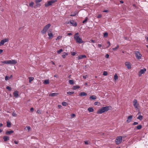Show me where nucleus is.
<instances>
[{"label": "nucleus", "instance_id": "49", "mask_svg": "<svg viewBox=\"0 0 148 148\" xmlns=\"http://www.w3.org/2000/svg\"><path fill=\"white\" fill-rule=\"evenodd\" d=\"M42 1V0H36L35 2L36 3H39Z\"/></svg>", "mask_w": 148, "mask_h": 148}, {"label": "nucleus", "instance_id": "36", "mask_svg": "<svg viewBox=\"0 0 148 148\" xmlns=\"http://www.w3.org/2000/svg\"><path fill=\"white\" fill-rule=\"evenodd\" d=\"M17 114H16L15 112V111H14V112H13V113L12 114V115L13 116H16Z\"/></svg>", "mask_w": 148, "mask_h": 148}, {"label": "nucleus", "instance_id": "29", "mask_svg": "<svg viewBox=\"0 0 148 148\" xmlns=\"http://www.w3.org/2000/svg\"><path fill=\"white\" fill-rule=\"evenodd\" d=\"M34 79V78L32 77H30L29 78V82H31Z\"/></svg>", "mask_w": 148, "mask_h": 148}, {"label": "nucleus", "instance_id": "53", "mask_svg": "<svg viewBox=\"0 0 148 148\" xmlns=\"http://www.w3.org/2000/svg\"><path fill=\"white\" fill-rule=\"evenodd\" d=\"M14 143L16 144H17L18 143V142L16 140L14 141Z\"/></svg>", "mask_w": 148, "mask_h": 148}, {"label": "nucleus", "instance_id": "58", "mask_svg": "<svg viewBox=\"0 0 148 148\" xmlns=\"http://www.w3.org/2000/svg\"><path fill=\"white\" fill-rule=\"evenodd\" d=\"M86 75H84L83 76V78L84 79H86Z\"/></svg>", "mask_w": 148, "mask_h": 148}, {"label": "nucleus", "instance_id": "17", "mask_svg": "<svg viewBox=\"0 0 148 148\" xmlns=\"http://www.w3.org/2000/svg\"><path fill=\"white\" fill-rule=\"evenodd\" d=\"M58 93H50L49 96L51 97H54L57 96L58 95Z\"/></svg>", "mask_w": 148, "mask_h": 148}, {"label": "nucleus", "instance_id": "43", "mask_svg": "<svg viewBox=\"0 0 148 148\" xmlns=\"http://www.w3.org/2000/svg\"><path fill=\"white\" fill-rule=\"evenodd\" d=\"M108 73L106 71H104L103 73V75L105 76H106L107 75Z\"/></svg>", "mask_w": 148, "mask_h": 148}, {"label": "nucleus", "instance_id": "1", "mask_svg": "<svg viewBox=\"0 0 148 148\" xmlns=\"http://www.w3.org/2000/svg\"><path fill=\"white\" fill-rule=\"evenodd\" d=\"M111 108L112 107L110 106L103 107L98 110L97 113L99 114H102L105 112L111 110Z\"/></svg>", "mask_w": 148, "mask_h": 148}, {"label": "nucleus", "instance_id": "38", "mask_svg": "<svg viewBox=\"0 0 148 148\" xmlns=\"http://www.w3.org/2000/svg\"><path fill=\"white\" fill-rule=\"evenodd\" d=\"M88 19V18L87 17H86L85 18V20L84 21H83L82 23H85L87 21Z\"/></svg>", "mask_w": 148, "mask_h": 148}, {"label": "nucleus", "instance_id": "33", "mask_svg": "<svg viewBox=\"0 0 148 148\" xmlns=\"http://www.w3.org/2000/svg\"><path fill=\"white\" fill-rule=\"evenodd\" d=\"M34 4V3L33 1L31 2L29 4V6L31 8H32L33 7V5Z\"/></svg>", "mask_w": 148, "mask_h": 148}, {"label": "nucleus", "instance_id": "30", "mask_svg": "<svg viewBox=\"0 0 148 148\" xmlns=\"http://www.w3.org/2000/svg\"><path fill=\"white\" fill-rule=\"evenodd\" d=\"M119 48V46L118 45H117L114 48H113L112 49L113 51H115L116 50L118 49Z\"/></svg>", "mask_w": 148, "mask_h": 148}, {"label": "nucleus", "instance_id": "48", "mask_svg": "<svg viewBox=\"0 0 148 148\" xmlns=\"http://www.w3.org/2000/svg\"><path fill=\"white\" fill-rule=\"evenodd\" d=\"M138 123L137 122H134L133 123H132V125H134L138 124Z\"/></svg>", "mask_w": 148, "mask_h": 148}, {"label": "nucleus", "instance_id": "8", "mask_svg": "<svg viewBox=\"0 0 148 148\" xmlns=\"http://www.w3.org/2000/svg\"><path fill=\"white\" fill-rule=\"evenodd\" d=\"M133 105L136 109H138L139 107V105L138 103L137 100L134 99L133 101Z\"/></svg>", "mask_w": 148, "mask_h": 148}, {"label": "nucleus", "instance_id": "47", "mask_svg": "<svg viewBox=\"0 0 148 148\" xmlns=\"http://www.w3.org/2000/svg\"><path fill=\"white\" fill-rule=\"evenodd\" d=\"M25 129L26 130H29L30 129V127L29 126H26Z\"/></svg>", "mask_w": 148, "mask_h": 148}, {"label": "nucleus", "instance_id": "28", "mask_svg": "<svg viewBox=\"0 0 148 148\" xmlns=\"http://www.w3.org/2000/svg\"><path fill=\"white\" fill-rule=\"evenodd\" d=\"M143 116H142L140 115L139 116L137 117V119L140 120H141L143 119Z\"/></svg>", "mask_w": 148, "mask_h": 148}, {"label": "nucleus", "instance_id": "44", "mask_svg": "<svg viewBox=\"0 0 148 148\" xmlns=\"http://www.w3.org/2000/svg\"><path fill=\"white\" fill-rule=\"evenodd\" d=\"M76 53L75 52H71V55L73 56H75L76 54Z\"/></svg>", "mask_w": 148, "mask_h": 148}, {"label": "nucleus", "instance_id": "6", "mask_svg": "<svg viewBox=\"0 0 148 148\" xmlns=\"http://www.w3.org/2000/svg\"><path fill=\"white\" fill-rule=\"evenodd\" d=\"M122 140V137L119 136L117 137L115 140V142L116 145L120 144Z\"/></svg>", "mask_w": 148, "mask_h": 148}, {"label": "nucleus", "instance_id": "23", "mask_svg": "<svg viewBox=\"0 0 148 148\" xmlns=\"http://www.w3.org/2000/svg\"><path fill=\"white\" fill-rule=\"evenodd\" d=\"M118 78V77L117 73H115L114 76V79L116 81Z\"/></svg>", "mask_w": 148, "mask_h": 148}, {"label": "nucleus", "instance_id": "63", "mask_svg": "<svg viewBox=\"0 0 148 148\" xmlns=\"http://www.w3.org/2000/svg\"><path fill=\"white\" fill-rule=\"evenodd\" d=\"M58 106L59 107V108H61V107H62L60 105H58Z\"/></svg>", "mask_w": 148, "mask_h": 148}, {"label": "nucleus", "instance_id": "10", "mask_svg": "<svg viewBox=\"0 0 148 148\" xmlns=\"http://www.w3.org/2000/svg\"><path fill=\"white\" fill-rule=\"evenodd\" d=\"M125 64L127 69H130L132 68V64L130 62H126Z\"/></svg>", "mask_w": 148, "mask_h": 148}, {"label": "nucleus", "instance_id": "16", "mask_svg": "<svg viewBox=\"0 0 148 148\" xmlns=\"http://www.w3.org/2000/svg\"><path fill=\"white\" fill-rule=\"evenodd\" d=\"M3 138L5 141H6L9 140V137L8 136H3Z\"/></svg>", "mask_w": 148, "mask_h": 148}, {"label": "nucleus", "instance_id": "55", "mask_svg": "<svg viewBox=\"0 0 148 148\" xmlns=\"http://www.w3.org/2000/svg\"><path fill=\"white\" fill-rule=\"evenodd\" d=\"M91 42H93V43H95V40H93L92 39L91 40Z\"/></svg>", "mask_w": 148, "mask_h": 148}, {"label": "nucleus", "instance_id": "64", "mask_svg": "<svg viewBox=\"0 0 148 148\" xmlns=\"http://www.w3.org/2000/svg\"><path fill=\"white\" fill-rule=\"evenodd\" d=\"M98 102H95L94 103V104L95 105H97L98 103Z\"/></svg>", "mask_w": 148, "mask_h": 148}, {"label": "nucleus", "instance_id": "21", "mask_svg": "<svg viewBox=\"0 0 148 148\" xmlns=\"http://www.w3.org/2000/svg\"><path fill=\"white\" fill-rule=\"evenodd\" d=\"M88 110L89 112H92L94 111V110L92 107H89L88 108Z\"/></svg>", "mask_w": 148, "mask_h": 148}, {"label": "nucleus", "instance_id": "32", "mask_svg": "<svg viewBox=\"0 0 148 148\" xmlns=\"http://www.w3.org/2000/svg\"><path fill=\"white\" fill-rule=\"evenodd\" d=\"M44 83L45 84H48L49 83V81L48 79L45 80L44 81Z\"/></svg>", "mask_w": 148, "mask_h": 148}, {"label": "nucleus", "instance_id": "50", "mask_svg": "<svg viewBox=\"0 0 148 148\" xmlns=\"http://www.w3.org/2000/svg\"><path fill=\"white\" fill-rule=\"evenodd\" d=\"M109 55L108 54H107L105 55V57L106 58H109Z\"/></svg>", "mask_w": 148, "mask_h": 148}, {"label": "nucleus", "instance_id": "31", "mask_svg": "<svg viewBox=\"0 0 148 148\" xmlns=\"http://www.w3.org/2000/svg\"><path fill=\"white\" fill-rule=\"evenodd\" d=\"M67 93L69 95H73L74 93V92L73 91H69L67 92Z\"/></svg>", "mask_w": 148, "mask_h": 148}, {"label": "nucleus", "instance_id": "15", "mask_svg": "<svg viewBox=\"0 0 148 148\" xmlns=\"http://www.w3.org/2000/svg\"><path fill=\"white\" fill-rule=\"evenodd\" d=\"M146 71V69L145 68H144L142 69H141L140 71L139 72V73L140 74H142L144 73Z\"/></svg>", "mask_w": 148, "mask_h": 148}, {"label": "nucleus", "instance_id": "14", "mask_svg": "<svg viewBox=\"0 0 148 148\" xmlns=\"http://www.w3.org/2000/svg\"><path fill=\"white\" fill-rule=\"evenodd\" d=\"M86 56L85 55H80L78 57V59H81L84 58H86Z\"/></svg>", "mask_w": 148, "mask_h": 148}, {"label": "nucleus", "instance_id": "61", "mask_svg": "<svg viewBox=\"0 0 148 148\" xmlns=\"http://www.w3.org/2000/svg\"><path fill=\"white\" fill-rule=\"evenodd\" d=\"M67 34L69 35L70 36V35H71L72 34L71 33H68Z\"/></svg>", "mask_w": 148, "mask_h": 148}, {"label": "nucleus", "instance_id": "20", "mask_svg": "<svg viewBox=\"0 0 148 148\" xmlns=\"http://www.w3.org/2000/svg\"><path fill=\"white\" fill-rule=\"evenodd\" d=\"M14 132L13 130H10V131H7L5 132V133L6 134H10L12 133H13Z\"/></svg>", "mask_w": 148, "mask_h": 148}, {"label": "nucleus", "instance_id": "51", "mask_svg": "<svg viewBox=\"0 0 148 148\" xmlns=\"http://www.w3.org/2000/svg\"><path fill=\"white\" fill-rule=\"evenodd\" d=\"M103 12H109V10H103Z\"/></svg>", "mask_w": 148, "mask_h": 148}, {"label": "nucleus", "instance_id": "59", "mask_svg": "<svg viewBox=\"0 0 148 148\" xmlns=\"http://www.w3.org/2000/svg\"><path fill=\"white\" fill-rule=\"evenodd\" d=\"M3 52V50L1 49H0V54L2 53Z\"/></svg>", "mask_w": 148, "mask_h": 148}, {"label": "nucleus", "instance_id": "18", "mask_svg": "<svg viewBox=\"0 0 148 148\" xmlns=\"http://www.w3.org/2000/svg\"><path fill=\"white\" fill-rule=\"evenodd\" d=\"M97 98V97L95 95H91L90 97V99H91L92 100H94L96 99Z\"/></svg>", "mask_w": 148, "mask_h": 148}, {"label": "nucleus", "instance_id": "22", "mask_svg": "<svg viewBox=\"0 0 148 148\" xmlns=\"http://www.w3.org/2000/svg\"><path fill=\"white\" fill-rule=\"evenodd\" d=\"M41 5V4L40 3H36V5L34 6V8H36L37 7H40Z\"/></svg>", "mask_w": 148, "mask_h": 148}, {"label": "nucleus", "instance_id": "41", "mask_svg": "<svg viewBox=\"0 0 148 148\" xmlns=\"http://www.w3.org/2000/svg\"><path fill=\"white\" fill-rule=\"evenodd\" d=\"M108 34L107 32H105L103 35L104 37H106L108 35Z\"/></svg>", "mask_w": 148, "mask_h": 148}, {"label": "nucleus", "instance_id": "34", "mask_svg": "<svg viewBox=\"0 0 148 148\" xmlns=\"http://www.w3.org/2000/svg\"><path fill=\"white\" fill-rule=\"evenodd\" d=\"M80 88V86H75L73 87V89L74 90H76V89L79 88Z\"/></svg>", "mask_w": 148, "mask_h": 148}, {"label": "nucleus", "instance_id": "40", "mask_svg": "<svg viewBox=\"0 0 148 148\" xmlns=\"http://www.w3.org/2000/svg\"><path fill=\"white\" fill-rule=\"evenodd\" d=\"M63 51V50L62 49H60L59 50L57 51V53L58 54H60Z\"/></svg>", "mask_w": 148, "mask_h": 148}, {"label": "nucleus", "instance_id": "2", "mask_svg": "<svg viewBox=\"0 0 148 148\" xmlns=\"http://www.w3.org/2000/svg\"><path fill=\"white\" fill-rule=\"evenodd\" d=\"M79 33H76L74 35V38L76 40L77 43L80 44L84 43V41H83L82 39L79 37Z\"/></svg>", "mask_w": 148, "mask_h": 148}, {"label": "nucleus", "instance_id": "42", "mask_svg": "<svg viewBox=\"0 0 148 148\" xmlns=\"http://www.w3.org/2000/svg\"><path fill=\"white\" fill-rule=\"evenodd\" d=\"M6 88L9 91H10L12 90V88L10 87L9 86H7Z\"/></svg>", "mask_w": 148, "mask_h": 148}, {"label": "nucleus", "instance_id": "7", "mask_svg": "<svg viewBox=\"0 0 148 148\" xmlns=\"http://www.w3.org/2000/svg\"><path fill=\"white\" fill-rule=\"evenodd\" d=\"M134 52L135 53V56L137 59L140 60L141 58L142 55L140 51H135Z\"/></svg>", "mask_w": 148, "mask_h": 148}, {"label": "nucleus", "instance_id": "19", "mask_svg": "<svg viewBox=\"0 0 148 148\" xmlns=\"http://www.w3.org/2000/svg\"><path fill=\"white\" fill-rule=\"evenodd\" d=\"M87 95V93L84 92H81L79 94V95L80 96H86Z\"/></svg>", "mask_w": 148, "mask_h": 148}, {"label": "nucleus", "instance_id": "24", "mask_svg": "<svg viewBox=\"0 0 148 148\" xmlns=\"http://www.w3.org/2000/svg\"><path fill=\"white\" fill-rule=\"evenodd\" d=\"M49 31L48 32V35L49 38H52L53 36V34L52 33H49Z\"/></svg>", "mask_w": 148, "mask_h": 148}, {"label": "nucleus", "instance_id": "13", "mask_svg": "<svg viewBox=\"0 0 148 148\" xmlns=\"http://www.w3.org/2000/svg\"><path fill=\"white\" fill-rule=\"evenodd\" d=\"M14 96L16 98H17L19 96L18 92L17 91H15L13 92Z\"/></svg>", "mask_w": 148, "mask_h": 148}, {"label": "nucleus", "instance_id": "4", "mask_svg": "<svg viewBox=\"0 0 148 148\" xmlns=\"http://www.w3.org/2000/svg\"><path fill=\"white\" fill-rule=\"evenodd\" d=\"M51 26V24L50 23H48L45 25L43 28L42 30L41 31V33L42 34H45L47 32Z\"/></svg>", "mask_w": 148, "mask_h": 148}, {"label": "nucleus", "instance_id": "27", "mask_svg": "<svg viewBox=\"0 0 148 148\" xmlns=\"http://www.w3.org/2000/svg\"><path fill=\"white\" fill-rule=\"evenodd\" d=\"M11 125V123L9 121H7V126L8 127H10Z\"/></svg>", "mask_w": 148, "mask_h": 148}, {"label": "nucleus", "instance_id": "37", "mask_svg": "<svg viewBox=\"0 0 148 148\" xmlns=\"http://www.w3.org/2000/svg\"><path fill=\"white\" fill-rule=\"evenodd\" d=\"M62 104L64 106H66L67 105V103L65 102H62Z\"/></svg>", "mask_w": 148, "mask_h": 148}, {"label": "nucleus", "instance_id": "3", "mask_svg": "<svg viewBox=\"0 0 148 148\" xmlns=\"http://www.w3.org/2000/svg\"><path fill=\"white\" fill-rule=\"evenodd\" d=\"M1 62L7 64L14 65L17 62V61L14 60H11L7 61H2Z\"/></svg>", "mask_w": 148, "mask_h": 148}, {"label": "nucleus", "instance_id": "39", "mask_svg": "<svg viewBox=\"0 0 148 148\" xmlns=\"http://www.w3.org/2000/svg\"><path fill=\"white\" fill-rule=\"evenodd\" d=\"M64 54L62 55V57L63 58H66V56L67 55V54L66 53H64Z\"/></svg>", "mask_w": 148, "mask_h": 148}, {"label": "nucleus", "instance_id": "45", "mask_svg": "<svg viewBox=\"0 0 148 148\" xmlns=\"http://www.w3.org/2000/svg\"><path fill=\"white\" fill-rule=\"evenodd\" d=\"M5 80L6 81H7L8 80H9L10 79L9 78V77H8L7 76H6L5 77Z\"/></svg>", "mask_w": 148, "mask_h": 148}, {"label": "nucleus", "instance_id": "9", "mask_svg": "<svg viewBox=\"0 0 148 148\" xmlns=\"http://www.w3.org/2000/svg\"><path fill=\"white\" fill-rule=\"evenodd\" d=\"M9 40V38H5L1 40L0 42V46L3 45L5 42H8Z\"/></svg>", "mask_w": 148, "mask_h": 148}, {"label": "nucleus", "instance_id": "52", "mask_svg": "<svg viewBox=\"0 0 148 148\" xmlns=\"http://www.w3.org/2000/svg\"><path fill=\"white\" fill-rule=\"evenodd\" d=\"M75 116V114H71V117H74Z\"/></svg>", "mask_w": 148, "mask_h": 148}, {"label": "nucleus", "instance_id": "5", "mask_svg": "<svg viewBox=\"0 0 148 148\" xmlns=\"http://www.w3.org/2000/svg\"><path fill=\"white\" fill-rule=\"evenodd\" d=\"M57 1V0H51L49 1H47V3H46L45 4V7H48L51 5L52 4L54 3Z\"/></svg>", "mask_w": 148, "mask_h": 148}, {"label": "nucleus", "instance_id": "56", "mask_svg": "<svg viewBox=\"0 0 148 148\" xmlns=\"http://www.w3.org/2000/svg\"><path fill=\"white\" fill-rule=\"evenodd\" d=\"M34 110V109L33 108H31L30 109V110L31 112H32Z\"/></svg>", "mask_w": 148, "mask_h": 148}, {"label": "nucleus", "instance_id": "46", "mask_svg": "<svg viewBox=\"0 0 148 148\" xmlns=\"http://www.w3.org/2000/svg\"><path fill=\"white\" fill-rule=\"evenodd\" d=\"M107 43L108 44V46L106 47V48H108L109 47V46H110L111 45V43L110 42L108 41L107 42Z\"/></svg>", "mask_w": 148, "mask_h": 148}, {"label": "nucleus", "instance_id": "62", "mask_svg": "<svg viewBox=\"0 0 148 148\" xmlns=\"http://www.w3.org/2000/svg\"><path fill=\"white\" fill-rule=\"evenodd\" d=\"M120 3H124L123 1V0H121L120 1Z\"/></svg>", "mask_w": 148, "mask_h": 148}, {"label": "nucleus", "instance_id": "11", "mask_svg": "<svg viewBox=\"0 0 148 148\" xmlns=\"http://www.w3.org/2000/svg\"><path fill=\"white\" fill-rule=\"evenodd\" d=\"M70 23L73 26L76 27L77 26V23L75 21L73 20H71L70 21Z\"/></svg>", "mask_w": 148, "mask_h": 148}, {"label": "nucleus", "instance_id": "12", "mask_svg": "<svg viewBox=\"0 0 148 148\" xmlns=\"http://www.w3.org/2000/svg\"><path fill=\"white\" fill-rule=\"evenodd\" d=\"M133 118V116L130 115L127 118V123H130L132 121Z\"/></svg>", "mask_w": 148, "mask_h": 148}, {"label": "nucleus", "instance_id": "35", "mask_svg": "<svg viewBox=\"0 0 148 148\" xmlns=\"http://www.w3.org/2000/svg\"><path fill=\"white\" fill-rule=\"evenodd\" d=\"M142 128V126L141 125H139L136 127V128L138 130H140Z\"/></svg>", "mask_w": 148, "mask_h": 148}, {"label": "nucleus", "instance_id": "25", "mask_svg": "<svg viewBox=\"0 0 148 148\" xmlns=\"http://www.w3.org/2000/svg\"><path fill=\"white\" fill-rule=\"evenodd\" d=\"M77 12L76 11H75L73 12L70 15V16H74L76 15L77 14Z\"/></svg>", "mask_w": 148, "mask_h": 148}, {"label": "nucleus", "instance_id": "54", "mask_svg": "<svg viewBox=\"0 0 148 148\" xmlns=\"http://www.w3.org/2000/svg\"><path fill=\"white\" fill-rule=\"evenodd\" d=\"M84 143H85V144H86V145H88V141H85Z\"/></svg>", "mask_w": 148, "mask_h": 148}, {"label": "nucleus", "instance_id": "57", "mask_svg": "<svg viewBox=\"0 0 148 148\" xmlns=\"http://www.w3.org/2000/svg\"><path fill=\"white\" fill-rule=\"evenodd\" d=\"M37 112L38 113L41 114L40 111L39 110H38Z\"/></svg>", "mask_w": 148, "mask_h": 148}, {"label": "nucleus", "instance_id": "26", "mask_svg": "<svg viewBox=\"0 0 148 148\" xmlns=\"http://www.w3.org/2000/svg\"><path fill=\"white\" fill-rule=\"evenodd\" d=\"M69 82L70 84L73 85L74 84V82L73 80H69Z\"/></svg>", "mask_w": 148, "mask_h": 148}, {"label": "nucleus", "instance_id": "60", "mask_svg": "<svg viewBox=\"0 0 148 148\" xmlns=\"http://www.w3.org/2000/svg\"><path fill=\"white\" fill-rule=\"evenodd\" d=\"M54 77L56 78H58V75H54Z\"/></svg>", "mask_w": 148, "mask_h": 148}]
</instances>
